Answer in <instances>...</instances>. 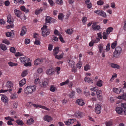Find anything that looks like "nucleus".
I'll return each instance as SVG.
<instances>
[{
  "label": "nucleus",
  "instance_id": "obj_1",
  "mask_svg": "<svg viewBox=\"0 0 126 126\" xmlns=\"http://www.w3.org/2000/svg\"><path fill=\"white\" fill-rule=\"evenodd\" d=\"M59 47H55L53 50V54L55 58L58 60H60L63 57L64 53L62 52L61 55H57L59 51Z\"/></svg>",
  "mask_w": 126,
  "mask_h": 126
},
{
  "label": "nucleus",
  "instance_id": "obj_2",
  "mask_svg": "<svg viewBox=\"0 0 126 126\" xmlns=\"http://www.w3.org/2000/svg\"><path fill=\"white\" fill-rule=\"evenodd\" d=\"M35 85L27 86L25 89V93L27 94H31L35 91Z\"/></svg>",
  "mask_w": 126,
  "mask_h": 126
},
{
  "label": "nucleus",
  "instance_id": "obj_3",
  "mask_svg": "<svg viewBox=\"0 0 126 126\" xmlns=\"http://www.w3.org/2000/svg\"><path fill=\"white\" fill-rule=\"evenodd\" d=\"M122 51V49L120 47H116L115 49V51L113 53V57L117 58L120 54Z\"/></svg>",
  "mask_w": 126,
  "mask_h": 126
},
{
  "label": "nucleus",
  "instance_id": "obj_4",
  "mask_svg": "<svg viewBox=\"0 0 126 126\" xmlns=\"http://www.w3.org/2000/svg\"><path fill=\"white\" fill-rule=\"evenodd\" d=\"M47 26H44L42 27L41 30L42 31V35L43 36H46L48 35L50 33V31L49 29L47 30Z\"/></svg>",
  "mask_w": 126,
  "mask_h": 126
},
{
  "label": "nucleus",
  "instance_id": "obj_5",
  "mask_svg": "<svg viewBox=\"0 0 126 126\" xmlns=\"http://www.w3.org/2000/svg\"><path fill=\"white\" fill-rule=\"evenodd\" d=\"M94 13H96L98 15L101 16L103 17H106L107 15L106 13L103 11L101 10H97L94 12Z\"/></svg>",
  "mask_w": 126,
  "mask_h": 126
},
{
  "label": "nucleus",
  "instance_id": "obj_6",
  "mask_svg": "<svg viewBox=\"0 0 126 126\" xmlns=\"http://www.w3.org/2000/svg\"><path fill=\"white\" fill-rule=\"evenodd\" d=\"M20 62L22 63H24L27 62H29L30 59L26 57H22L19 58Z\"/></svg>",
  "mask_w": 126,
  "mask_h": 126
},
{
  "label": "nucleus",
  "instance_id": "obj_7",
  "mask_svg": "<svg viewBox=\"0 0 126 126\" xmlns=\"http://www.w3.org/2000/svg\"><path fill=\"white\" fill-rule=\"evenodd\" d=\"M113 91L117 94H119L121 92L124 93V90L123 89L121 88H114L113 89Z\"/></svg>",
  "mask_w": 126,
  "mask_h": 126
},
{
  "label": "nucleus",
  "instance_id": "obj_8",
  "mask_svg": "<svg viewBox=\"0 0 126 126\" xmlns=\"http://www.w3.org/2000/svg\"><path fill=\"white\" fill-rule=\"evenodd\" d=\"M76 121V119H69L67 121H65L64 123L66 125H69L70 124L75 122Z\"/></svg>",
  "mask_w": 126,
  "mask_h": 126
},
{
  "label": "nucleus",
  "instance_id": "obj_9",
  "mask_svg": "<svg viewBox=\"0 0 126 126\" xmlns=\"http://www.w3.org/2000/svg\"><path fill=\"white\" fill-rule=\"evenodd\" d=\"M54 71L53 68H50L47 70L46 71V73L48 75H52L54 73Z\"/></svg>",
  "mask_w": 126,
  "mask_h": 126
},
{
  "label": "nucleus",
  "instance_id": "obj_10",
  "mask_svg": "<svg viewBox=\"0 0 126 126\" xmlns=\"http://www.w3.org/2000/svg\"><path fill=\"white\" fill-rule=\"evenodd\" d=\"M101 109V107L99 105L97 104L96 105L95 110V112L97 114H100L101 113L100 110Z\"/></svg>",
  "mask_w": 126,
  "mask_h": 126
},
{
  "label": "nucleus",
  "instance_id": "obj_11",
  "mask_svg": "<svg viewBox=\"0 0 126 126\" xmlns=\"http://www.w3.org/2000/svg\"><path fill=\"white\" fill-rule=\"evenodd\" d=\"M96 93L98 99L100 100H102V99L103 97L102 96L100 95L102 93L101 91L100 90H97Z\"/></svg>",
  "mask_w": 126,
  "mask_h": 126
},
{
  "label": "nucleus",
  "instance_id": "obj_12",
  "mask_svg": "<svg viewBox=\"0 0 126 126\" xmlns=\"http://www.w3.org/2000/svg\"><path fill=\"white\" fill-rule=\"evenodd\" d=\"M116 110L117 112L119 114H122L125 111L123 108L120 107L117 108L116 109Z\"/></svg>",
  "mask_w": 126,
  "mask_h": 126
},
{
  "label": "nucleus",
  "instance_id": "obj_13",
  "mask_svg": "<svg viewBox=\"0 0 126 126\" xmlns=\"http://www.w3.org/2000/svg\"><path fill=\"white\" fill-rule=\"evenodd\" d=\"M43 119L45 121H47L48 122H51L52 119V118L49 116L45 115V116Z\"/></svg>",
  "mask_w": 126,
  "mask_h": 126
},
{
  "label": "nucleus",
  "instance_id": "obj_14",
  "mask_svg": "<svg viewBox=\"0 0 126 126\" xmlns=\"http://www.w3.org/2000/svg\"><path fill=\"white\" fill-rule=\"evenodd\" d=\"M27 31V29L26 27L23 26L21 29V31L20 35L21 36H23L25 34Z\"/></svg>",
  "mask_w": 126,
  "mask_h": 126
},
{
  "label": "nucleus",
  "instance_id": "obj_15",
  "mask_svg": "<svg viewBox=\"0 0 126 126\" xmlns=\"http://www.w3.org/2000/svg\"><path fill=\"white\" fill-rule=\"evenodd\" d=\"M75 117L80 118L83 117L82 112H78L75 113L74 114Z\"/></svg>",
  "mask_w": 126,
  "mask_h": 126
},
{
  "label": "nucleus",
  "instance_id": "obj_16",
  "mask_svg": "<svg viewBox=\"0 0 126 126\" xmlns=\"http://www.w3.org/2000/svg\"><path fill=\"white\" fill-rule=\"evenodd\" d=\"M26 79L24 78L20 81L19 82V85L20 87H22L23 86L26 84Z\"/></svg>",
  "mask_w": 126,
  "mask_h": 126
},
{
  "label": "nucleus",
  "instance_id": "obj_17",
  "mask_svg": "<svg viewBox=\"0 0 126 126\" xmlns=\"http://www.w3.org/2000/svg\"><path fill=\"white\" fill-rule=\"evenodd\" d=\"M1 100L2 101L5 103H7L8 101L7 97L5 95H2Z\"/></svg>",
  "mask_w": 126,
  "mask_h": 126
},
{
  "label": "nucleus",
  "instance_id": "obj_18",
  "mask_svg": "<svg viewBox=\"0 0 126 126\" xmlns=\"http://www.w3.org/2000/svg\"><path fill=\"white\" fill-rule=\"evenodd\" d=\"M14 21V20L11 18V17L10 15H8L7 17V22L10 24L13 23Z\"/></svg>",
  "mask_w": 126,
  "mask_h": 126
},
{
  "label": "nucleus",
  "instance_id": "obj_19",
  "mask_svg": "<svg viewBox=\"0 0 126 126\" xmlns=\"http://www.w3.org/2000/svg\"><path fill=\"white\" fill-rule=\"evenodd\" d=\"M84 81L86 82L89 83H93V80L90 78L87 77H86L84 79Z\"/></svg>",
  "mask_w": 126,
  "mask_h": 126
},
{
  "label": "nucleus",
  "instance_id": "obj_20",
  "mask_svg": "<svg viewBox=\"0 0 126 126\" xmlns=\"http://www.w3.org/2000/svg\"><path fill=\"white\" fill-rule=\"evenodd\" d=\"M43 62V60L42 59H38L35 60L34 62V64L35 65H37L40 64Z\"/></svg>",
  "mask_w": 126,
  "mask_h": 126
},
{
  "label": "nucleus",
  "instance_id": "obj_21",
  "mask_svg": "<svg viewBox=\"0 0 126 126\" xmlns=\"http://www.w3.org/2000/svg\"><path fill=\"white\" fill-rule=\"evenodd\" d=\"M14 12L16 15L18 17H20L21 14V12L20 11L16 9H15L14 10Z\"/></svg>",
  "mask_w": 126,
  "mask_h": 126
},
{
  "label": "nucleus",
  "instance_id": "obj_22",
  "mask_svg": "<svg viewBox=\"0 0 126 126\" xmlns=\"http://www.w3.org/2000/svg\"><path fill=\"white\" fill-rule=\"evenodd\" d=\"M92 27L94 30H98L100 29V26L95 24H94L92 25Z\"/></svg>",
  "mask_w": 126,
  "mask_h": 126
},
{
  "label": "nucleus",
  "instance_id": "obj_23",
  "mask_svg": "<svg viewBox=\"0 0 126 126\" xmlns=\"http://www.w3.org/2000/svg\"><path fill=\"white\" fill-rule=\"evenodd\" d=\"M76 103H78L79 105L81 106H83L84 104L83 100L80 99L77 100H76Z\"/></svg>",
  "mask_w": 126,
  "mask_h": 126
},
{
  "label": "nucleus",
  "instance_id": "obj_24",
  "mask_svg": "<svg viewBox=\"0 0 126 126\" xmlns=\"http://www.w3.org/2000/svg\"><path fill=\"white\" fill-rule=\"evenodd\" d=\"M29 70L28 69L25 70L23 71L21 73V76L23 77H24L26 76L28 74Z\"/></svg>",
  "mask_w": 126,
  "mask_h": 126
},
{
  "label": "nucleus",
  "instance_id": "obj_25",
  "mask_svg": "<svg viewBox=\"0 0 126 126\" xmlns=\"http://www.w3.org/2000/svg\"><path fill=\"white\" fill-rule=\"evenodd\" d=\"M51 18L49 16H47L45 19L46 22L47 23H50L52 22L51 20Z\"/></svg>",
  "mask_w": 126,
  "mask_h": 126
},
{
  "label": "nucleus",
  "instance_id": "obj_26",
  "mask_svg": "<svg viewBox=\"0 0 126 126\" xmlns=\"http://www.w3.org/2000/svg\"><path fill=\"white\" fill-rule=\"evenodd\" d=\"M103 81L102 80H99L96 83V85L98 87H101L102 86Z\"/></svg>",
  "mask_w": 126,
  "mask_h": 126
},
{
  "label": "nucleus",
  "instance_id": "obj_27",
  "mask_svg": "<svg viewBox=\"0 0 126 126\" xmlns=\"http://www.w3.org/2000/svg\"><path fill=\"white\" fill-rule=\"evenodd\" d=\"M20 9L21 10L23 11L26 12V13H28L29 12V10L27 9L26 10V8L24 6H22L20 7Z\"/></svg>",
  "mask_w": 126,
  "mask_h": 126
},
{
  "label": "nucleus",
  "instance_id": "obj_28",
  "mask_svg": "<svg viewBox=\"0 0 126 126\" xmlns=\"http://www.w3.org/2000/svg\"><path fill=\"white\" fill-rule=\"evenodd\" d=\"M6 86L7 87H9L11 89V87L13 86L12 82L10 81H8L6 83Z\"/></svg>",
  "mask_w": 126,
  "mask_h": 126
},
{
  "label": "nucleus",
  "instance_id": "obj_29",
  "mask_svg": "<svg viewBox=\"0 0 126 126\" xmlns=\"http://www.w3.org/2000/svg\"><path fill=\"white\" fill-rule=\"evenodd\" d=\"M16 123L19 125L22 126L23 125L24 123L22 120L18 119L16 120Z\"/></svg>",
  "mask_w": 126,
  "mask_h": 126
},
{
  "label": "nucleus",
  "instance_id": "obj_30",
  "mask_svg": "<svg viewBox=\"0 0 126 126\" xmlns=\"http://www.w3.org/2000/svg\"><path fill=\"white\" fill-rule=\"evenodd\" d=\"M110 65L113 68H116L118 69H119L120 68V66L116 64L112 63Z\"/></svg>",
  "mask_w": 126,
  "mask_h": 126
},
{
  "label": "nucleus",
  "instance_id": "obj_31",
  "mask_svg": "<svg viewBox=\"0 0 126 126\" xmlns=\"http://www.w3.org/2000/svg\"><path fill=\"white\" fill-rule=\"evenodd\" d=\"M113 30V28L111 27H109L107 29L106 32L107 34H109L110 32L112 31Z\"/></svg>",
  "mask_w": 126,
  "mask_h": 126
},
{
  "label": "nucleus",
  "instance_id": "obj_32",
  "mask_svg": "<svg viewBox=\"0 0 126 126\" xmlns=\"http://www.w3.org/2000/svg\"><path fill=\"white\" fill-rule=\"evenodd\" d=\"M126 97V92L124 93L121 96H119L118 97V99H124Z\"/></svg>",
  "mask_w": 126,
  "mask_h": 126
},
{
  "label": "nucleus",
  "instance_id": "obj_33",
  "mask_svg": "<svg viewBox=\"0 0 126 126\" xmlns=\"http://www.w3.org/2000/svg\"><path fill=\"white\" fill-rule=\"evenodd\" d=\"M98 48L99 50V52L101 53L103 49V47L102 45L100 44L98 46Z\"/></svg>",
  "mask_w": 126,
  "mask_h": 126
},
{
  "label": "nucleus",
  "instance_id": "obj_34",
  "mask_svg": "<svg viewBox=\"0 0 126 126\" xmlns=\"http://www.w3.org/2000/svg\"><path fill=\"white\" fill-rule=\"evenodd\" d=\"M34 120L32 118H30L28 120L27 122V124L28 125H30L32 124L33 123Z\"/></svg>",
  "mask_w": 126,
  "mask_h": 126
},
{
  "label": "nucleus",
  "instance_id": "obj_35",
  "mask_svg": "<svg viewBox=\"0 0 126 126\" xmlns=\"http://www.w3.org/2000/svg\"><path fill=\"white\" fill-rule=\"evenodd\" d=\"M0 48L3 50L5 51L7 50V48L5 45L4 44H1L0 45Z\"/></svg>",
  "mask_w": 126,
  "mask_h": 126
},
{
  "label": "nucleus",
  "instance_id": "obj_36",
  "mask_svg": "<svg viewBox=\"0 0 126 126\" xmlns=\"http://www.w3.org/2000/svg\"><path fill=\"white\" fill-rule=\"evenodd\" d=\"M49 89L51 91L54 92L55 91L56 88L53 85H51Z\"/></svg>",
  "mask_w": 126,
  "mask_h": 126
},
{
  "label": "nucleus",
  "instance_id": "obj_37",
  "mask_svg": "<svg viewBox=\"0 0 126 126\" xmlns=\"http://www.w3.org/2000/svg\"><path fill=\"white\" fill-rule=\"evenodd\" d=\"M73 30L71 29H68L67 30H66L65 31L66 33L69 35L73 33Z\"/></svg>",
  "mask_w": 126,
  "mask_h": 126
},
{
  "label": "nucleus",
  "instance_id": "obj_38",
  "mask_svg": "<svg viewBox=\"0 0 126 126\" xmlns=\"http://www.w3.org/2000/svg\"><path fill=\"white\" fill-rule=\"evenodd\" d=\"M69 83V79H67L66 81L60 83V85L61 86H63L64 85L67 84Z\"/></svg>",
  "mask_w": 126,
  "mask_h": 126
},
{
  "label": "nucleus",
  "instance_id": "obj_39",
  "mask_svg": "<svg viewBox=\"0 0 126 126\" xmlns=\"http://www.w3.org/2000/svg\"><path fill=\"white\" fill-rule=\"evenodd\" d=\"M117 44V41H115L111 45V47L112 49H114L115 47Z\"/></svg>",
  "mask_w": 126,
  "mask_h": 126
},
{
  "label": "nucleus",
  "instance_id": "obj_40",
  "mask_svg": "<svg viewBox=\"0 0 126 126\" xmlns=\"http://www.w3.org/2000/svg\"><path fill=\"white\" fill-rule=\"evenodd\" d=\"M64 17L63 14L62 13H60L58 16V18L59 20H62Z\"/></svg>",
  "mask_w": 126,
  "mask_h": 126
},
{
  "label": "nucleus",
  "instance_id": "obj_41",
  "mask_svg": "<svg viewBox=\"0 0 126 126\" xmlns=\"http://www.w3.org/2000/svg\"><path fill=\"white\" fill-rule=\"evenodd\" d=\"M5 118L7 120H9L10 122L13 121H14V119L13 118H12L11 117H10L9 116H8L5 117Z\"/></svg>",
  "mask_w": 126,
  "mask_h": 126
},
{
  "label": "nucleus",
  "instance_id": "obj_42",
  "mask_svg": "<svg viewBox=\"0 0 126 126\" xmlns=\"http://www.w3.org/2000/svg\"><path fill=\"white\" fill-rule=\"evenodd\" d=\"M104 2L103 0H99L97 2V5H101L104 3Z\"/></svg>",
  "mask_w": 126,
  "mask_h": 126
},
{
  "label": "nucleus",
  "instance_id": "obj_43",
  "mask_svg": "<svg viewBox=\"0 0 126 126\" xmlns=\"http://www.w3.org/2000/svg\"><path fill=\"white\" fill-rule=\"evenodd\" d=\"M103 38L104 39H107V38L108 36V35L109 34H107L106 32H103Z\"/></svg>",
  "mask_w": 126,
  "mask_h": 126
},
{
  "label": "nucleus",
  "instance_id": "obj_44",
  "mask_svg": "<svg viewBox=\"0 0 126 126\" xmlns=\"http://www.w3.org/2000/svg\"><path fill=\"white\" fill-rule=\"evenodd\" d=\"M12 32L13 33V34H12V33L11 32H6V35L7 37H10L12 35H13L14 34V31H12Z\"/></svg>",
  "mask_w": 126,
  "mask_h": 126
},
{
  "label": "nucleus",
  "instance_id": "obj_45",
  "mask_svg": "<svg viewBox=\"0 0 126 126\" xmlns=\"http://www.w3.org/2000/svg\"><path fill=\"white\" fill-rule=\"evenodd\" d=\"M90 68V66L89 64H87L84 68V70L85 71H87Z\"/></svg>",
  "mask_w": 126,
  "mask_h": 126
},
{
  "label": "nucleus",
  "instance_id": "obj_46",
  "mask_svg": "<svg viewBox=\"0 0 126 126\" xmlns=\"http://www.w3.org/2000/svg\"><path fill=\"white\" fill-rule=\"evenodd\" d=\"M110 43H108L107 46H106V48L104 50L106 51L107 52L109 51L110 50Z\"/></svg>",
  "mask_w": 126,
  "mask_h": 126
},
{
  "label": "nucleus",
  "instance_id": "obj_47",
  "mask_svg": "<svg viewBox=\"0 0 126 126\" xmlns=\"http://www.w3.org/2000/svg\"><path fill=\"white\" fill-rule=\"evenodd\" d=\"M12 90V89H10L9 90H3V89H1L0 90V93H3L6 92L7 91H8L9 92L11 91Z\"/></svg>",
  "mask_w": 126,
  "mask_h": 126
},
{
  "label": "nucleus",
  "instance_id": "obj_48",
  "mask_svg": "<svg viewBox=\"0 0 126 126\" xmlns=\"http://www.w3.org/2000/svg\"><path fill=\"white\" fill-rule=\"evenodd\" d=\"M42 10H43L42 9L36 10L35 11V13L36 15H39L42 11Z\"/></svg>",
  "mask_w": 126,
  "mask_h": 126
},
{
  "label": "nucleus",
  "instance_id": "obj_49",
  "mask_svg": "<svg viewBox=\"0 0 126 126\" xmlns=\"http://www.w3.org/2000/svg\"><path fill=\"white\" fill-rule=\"evenodd\" d=\"M8 64L10 66H15L17 65V63H13L11 62H9L8 63Z\"/></svg>",
  "mask_w": 126,
  "mask_h": 126
},
{
  "label": "nucleus",
  "instance_id": "obj_50",
  "mask_svg": "<svg viewBox=\"0 0 126 126\" xmlns=\"http://www.w3.org/2000/svg\"><path fill=\"white\" fill-rule=\"evenodd\" d=\"M16 93H14L12 94L11 96V99H14L16 98Z\"/></svg>",
  "mask_w": 126,
  "mask_h": 126
},
{
  "label": "nucleus",
  "instance_id": "obj_51",
  "mask_svg": "<svg viewBox=\"0 0 126 126\" xmlns=\"http://www.w3.org/2000/svg\"><path fill=\"white\" fill-rule=\"evenodd\" d=\"M59 38L60 41L62 43H64L65 41L63 40V38L62 37V35L60 34L59 35Z\"/></svg>",
  "mask_w": 126,
  "mask_h": 126
},
{
  "label": "nucleus",
  "instance_id": "obj_52",
  "mask_svg": "<svg viewBox=\"0 0 126 126\" xmlns=\"http://www.w3.org/2000/svg\"><path fill=\"white\" fill-rule=\"evenodd\" d=\"M75 91L72 92L69 94V97L70 98H73L75 94Z\"/></svg>",
  "mask_w": 126,
  "mask_h": 126
},
{
  "label": "nucleus",
  "instance_id": "obj_53",
  "mask_svg": "<svg viewBox=\"0 0 126 126\" xmlns=\"http://www.w3.org/2000/svg\"><path fill=\"white\" fill-rule=\"evenodd\" d=\"M73 62L74 61L72 60H69L68 62V63L69 64L70 66H71V67H72L73 66L74 63Z\"/></svg>",
  "mask_w": 126,
  "mask_h": 126
},
{
  "label": "nucleus",
  "instance_id": "obj_54",
  "mask_svg": "<svg viewBox=\"0 0 126 126\" xmlns=\"http://www.w3.org/2000/svg\"><path fill=\"white\" fill-rule=\"evenodd\" d=\"M76 66L77 68H80L82 66V64L81 62H79L77 64Z\"/></svg>",
  "mask_w": 126,
  "mask_h": 126
},
{
  "label": "nucleus",
  "instance_id": "obj_55",
  "mask_svg": "<svg viewBox=\"0 0 126 126\" xmlns=\"http://www.w3.org/2000/svg\"><path fill=\"white\" fill-rule=\"evenodd\" d=\"M106 126H111L112 125V122L110 121L106 123Z\"/></svg>",
  "mask_w": 126,
  "mask_h": 126
},
{
  "label": "nucleus",
  "instance_id": "obj_56",
  "mask_svg": "<svg viewBox=\"0 0 126 126\" xmlns=\"http://www.w3.org/2000/svg\"><path fill=\"white\" fill-rule=\"evenodd\" d=\"M24 65L26 66H31V63L30 62H27L24 63Z\"/></svg>",
  "mask_w": 126,
  "mask_h": 126
},
{
  "label": "nucleus",
  "instance_id": "obj_57",
  "mask_svg": "<svg viewBox=\"0 0 126 126\" xmlns=\"http://www.w3.org/2000/svg\"><path fill=\"white\" fill-rule=\"evenodd\" d=\"M10 51L12 53H15L16 52L15 48L13 47H12L10 48Z\"/></svg>",
  "mask_w": 126,
  "mask_h": 126
},
{
  "label": "nucleus",
  "instance_id": "obj_58",
  "mask_svg": "<svg viewBox=\"0 0 126 126\" xmlns=\"http://www.w3.org/2000/svg\"><path fill=\"white\" fill-rule=\"evenodd\" d=\"M23 55V54L22 53L19 52H17L15 54V56H20Z\"/></svg>",
  "mask_w": 126,
  "mask_h": 126
},
{
  "label": "nucleus",
  "instance_id": "obj_59",
  "mask_svg": "<svg viewBox=\"0 0 126 126\" xmlns=\"http://www.w3.org/2000/svg\"><path fill=\"white\" fill-rule=\"evenodd\" d=\"M121 106L122 107H123L124 108V110H125L126 109V103H121Z\"/></svg>",
  "mask_w": 126,
  "mask_h": 126
},
{
  "label": "nucleus",
  "instance_id": "obj_60",
  "mask_svg": "<svg viewBox=\"0 0 126 126\" xmlns=\"http://www.w3.org/2000/svg\"><path fill=\"white\" fill-rule=\"evenodd\" d=\"M47 84V83L46 81H44L42 82V86L43 87H45Z\"/></svg>",
  "mask_w": 126,
  "mask_h": 126
},
{
  "label": "nucleus",
  "instance_id": "obj_61",
  "mask_svg": "<svg viewBox=\"0 0 126 126\" xmlns=\"http://www.w3.org/2000/svg\"><path fill=\"white\" fill-rule=\"evenodd\" d=\"M30 42V39H26L25 40V43L26 45L29 44Z\"/></svg>",
  "mask_w": 126,
  "mask_h": 126
},
{
  "label": "nucleus",
  "instance_id": "obj_62",
  "mask_svg": "<svg viewBox=\"0 0 126 126\" xmlns=\"http://www.w3.org/2000/svg\"><path fill=\"white\" fill-rule=\"evenodd\" d=\"M94 43H97L99 41H100V39L97 37H96V38L95 39V40H92Z\"/></svg>",
  "mask_w": 126,
  "mask_h": 126
},
{
  "label": "nucleus",
  "instance_id": "obj_63",
  "mask_svg": "<svg viewBox=\"0 0 126 126\" xmlns=\"http://www.w3.org/2000/svg\"><path fill=\"white\" fill-rule=\"evenodd\" d=\"M40 108H41L42 109H44L47 110H49V109L48 108H47L45 106H43L41 105H40L39 106Z\"/></svg>",
  "mask_w": 126,
  "mask_h": 126
},
{
  "label": "nucleus",
  "instance_id": "obj_64",
  "mask_svg": "<svg viewBox=\"0 0 126 126\" xmlns=\"http://www.w3.org/2000/svg\"><path fill=\"white\" fill-rule=\"evenodd\" d=\"M2 42L7 45H9L10 44L9 41L7 39L3 40L2 41Z\"/></svg>",
  "mask_w": 126,
  "mask_h": 126
}]
</instances>
